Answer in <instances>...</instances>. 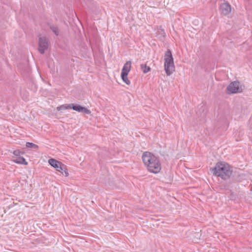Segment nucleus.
I'll return each instance as SVG.
<instances>
[{
    "label": "nucleus",
    "instance_id": "3",
    "mask_svg": "<svg viewBox=\"0 0 252 252\" xmlns=\"http://www.w3.org/2000/svg\"><path fill=\"white\" fill-rule=\"evenodd\" d=\"M164 66L167 76L170 75L175 70L173 58L170 50H167L165 53Z\"/></svg>",
    "mask_w": 252,
    "mask_h": 252
},
{
    "label": "nucleus",
    "instance_id": "10",
    "mask_svg": "<svg viewBox=\"0 0 252 252\" xmlns=\"http://www.w3.org/2000/svg\"><path fill=\"white\" fill-rule=\"evenodd\" d=\"M12 161L18 164H22L27 165L28 162L26 161L25 159L23 157H18L16 158L12 159Z\"/></svg>",
    "mask_w": 252,
    "mask_h": 252
},
{
    "label": "nucleus",
    "instance_id": "7",
    "mask_svg": "<svg viewBox=\"0 0 252 252\" xmlns=\"http://www.w3.org/2000/svg\"><path fill=\"white\" fill-rule=\"evenodd\" d=\"M220 10L222 14L227 15L231 12V6L227 2L221 3L220 5Z\"/></svg>",
    "mask_w": 252,
    "mask_h": 252
},
{
    "label": "nucleus",
    "instance_id": "2",
    "mask_svg": "<svg viewBox=\"0 0 252 252\" xmlns=\"http://www.w3.org/2000/svg\"><path fill=\"white\" fill-rule=\"evenodd\" d=\"M211 170L213 175L220 177L223 180L228 179L232 173V170L230 165L225 162H222L217 163Z\"/></svg>",
    "mask_w": 252,
    "mask_h": 252
},
{
    "label": "nucleus",
    "instance_id": "8",
    "mask_svg": "<svg viewBox=\"0 0 252 252\" xmlns=\"http://www.w3.org/2000/svg\"><path fill=\"white\" fill-rule=\"evenodd\" d=\"M73 110L79 112H82L84 114H90L91 111L88 109L87 108L82 107L79 105H75L73 103H71V108Z\"/></svg>",
    "mask_w": 252,
    "mask_h": 252
},
{
    "label": "nucleus",
    "instance_id": "6",
    "mask_svg": "<svg viewBox=\"0 0 252 252\" xmlns=\"http://www.w3.org/2000/svg\"><path fill=\"white\" fill-rule=\"evenodd\" d=\"M38 46L39 52L42 54H44L45 50L48 49L49 46L48 41L46 37H40L39 38Z\"/></svg>",
    "mask_w": 252,
    "mask_h": 252
},
{
    "label": "nucleus",
    "instance_id": "15",
    "mask_svg": "<svg viewBox=\"0 0 252 252\" xmlns=\"http://www.w3.org/2000/svg\"><path fill=\"white\" fill-rule=\"evenodd\" d=\"M51 29L56 35H58L59 34V30L57 27H51Z\"/></svg>",
    "mask_w": 252,
    "mask_h": 252
},
{
    "label": "nucleus",
    "instance_id": "5",
    "mask_svg": "<svg viewBox=\"0 0 252 252\" xmlns=\"http://www.w3.org/2000/svg\"><path fill=\"white\" fill-rule=\"evenodd\" d=\"M227 90L229 94H236L241 92L242 89L239 87V82L234 81L227 86Z\"/></svg>",
    "mask_w": 252,
    "mask_h": 252
},
{
    "label": "nucleus",
    "instance_id": "1",
    "mask_svg": "<svg viewBox=\"0 0 252 252\" xmlns=\"http://www.w3.org/2000/svg\"><path fill=\"white\" fill-rule=\"evenodd\" d=\"M142 158L147 170L154 173H158L161 170V164L158 158L149 152L143 153Z\"/></svg>",
    "mask_w": 252,
    "mask_h": 252
},
{
    "label": "nucleus",
    "instance_id": "11",
    "mask_svg": "<svg viewBox=\"0 0 252 252\" xmlns=\"http://www.w3.org/2000/svg\"><path fill=\"white\" fill-rule=\"evenodd\" d=\"M140 67L144 73H147L151 70V68L147 66L146 64H141Z\"/></svg>",
    "mask_w": 252,
    "mask_h": 252
},
{
    "label": "nucleus",
    "instance_id": "14",
    "mask_svg": "<svg viewBox=\"0 0 252 252\" xmlns=\"http://www.w3.org/2000/svg\"><path fill=\"white\" fill-rule=\"evenodd\" d=\"M71 104L62 105L57 108L58 110H65L67 109H71Z\"/></svg>",
    "mask_w": 252,
    "mask_h": 252
},
{
    "label": "nucleus",
    "instance_id": "13",
    "mask_svg": "<svg viewBox=\"0 0 252 252\" xmlns=\"http://www.w3.org/2000/svg\"><path fill=\"white\" fill-rule=\"evenodd\" d=\"M26 146L28 148H31L35 150L37 149L38 148V146L37 145L31 142H27Z\"/></svg>",
    "mask_w": 252,
    "mask_h": 252
},
{
    "label": "nucleus",
    "instance_id": "12",
    "mask_svg": "<svg viewBox=\"0 0 252 252\" xmlns=\"http://www.w3.org/2000/svg\"><path fill=\"white\" fill-rule=\"evenodd\" d=\"M127 75L126 73L121 74V77L123 81L127 85H129L130 84V81L128 80L127 78Z\"/></svg>",
    "mask_w": 252,
    "mask_h": 252
},
{
    "label": "nucleus",
    "instance_id": "4",
    "mask_svg": "<svg viewBox=\"0 0 252 252\" xmlns=\"http://www.w3.org/2000/svg\"><path fill=\"white\" fill-rule=\"evenodd\" d=\"M49 163L56 169L60 172L63 175L65 176H68V173L66 171V166L62 162L55 159L54 158H50L48 160Z\"/></svg>",
    "mask_w": 252,
    "mask_h": 252
},
{
    "label": "nucleus",
    "instance_id": "9",
    "mask_svg": "<svg viewBox=\"0 0 252 252\" xmlns=\"http://www.w3.org/2000/svg\"><path fill=\"white\" fill-rule=\"evenodd\" d=\"M131 64V61H128L126 62L122 68L121 74L126 73V74H128L130 70Z\"/></svg>",
    "mask_w": 252,
    "mask_h": 252
},
{
    "label": "nucleus",
    "instance_id": "16",
    "mask_svg": "<svg viewBox=\"0 0 252 252\" xmlns=\"http://www.w3.org/2000/svg\"><path fill=\"white\" fill-rule=\"evenodd\" d=\"M21 151H19V150H15V151H14L13 152V154H14L15 156L18 157H20L19 156H20V155L21 154Z\"/></svg>",
    "mask_w": 252,
    "mask_h": 252
}]
</instances>
